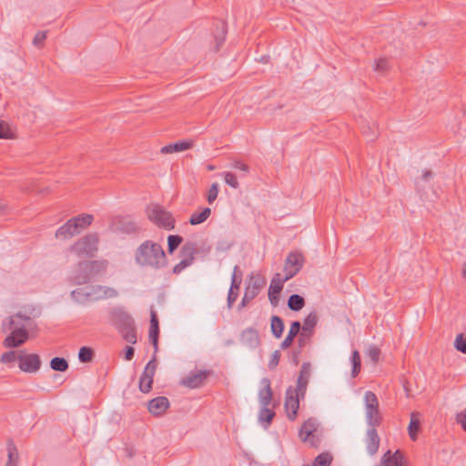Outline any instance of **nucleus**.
I'll use <instances>...</instances> for the list:
<instances>
[{"label": "nucleus", "instance_id": "obj_26", "mask_svg": "<svg viewBox=\"0 0 466 466\" xmlns=\"http://www.w3.org/2000/svg\"><path fill=\"white\" fill-rule=\"evenodd\" d=\"M284 329H285V325H284L283 319L279 316H277V315L271 316L270 329H271L272 335L277 339L281 338Z\"/></svg>", "mask_w": 466, "mask_h": 466}, {"label": "nucleus", "instance_id": "obj_37", "mask_svg": "<svg viewBox=\"0 0 466 466\" xmlns=\"http://www.w3.org/2000/svg\"><path fill=\"white\" fill-rule=\"evenodd\" d=\"M153 382V378H151L150 376L144 377V374H141L138 384L139 390L142 393H149L152 390Z\"/></svg>", "mask_w": 466, "mask_h": 466}, {"label": "nucleus", "instance_id": "obj_15", "mask_svg": "<svg viewBox=\"0 0 466 466\" xmlns=\"http://www.w3.org/2000/svg\"><path fill=\"white\" fill-rule=\"evenodd\" d=\"M169 406L168 399L164 396L156 397L147 403L148 411L156 417L162 416Z\"/></svg>", "mask_w": 466, "mask_h": 466}, {"label": "nucleus", "instance_id": "obj_41", "mask_svg": "<svg viewBox=\"0 0 466 466\" xmlns=\"http://www.w3.org/2000/svg\"><path fill=\"white\" fill-rule=\"evenodd\" d=\"M157 367V361L156 359V354H154L153 358L147 363L142 374H144V377L150 376L154 379V376L156 374Z\"/></svg>", "mask_w": 466, "mask_h": 466}, {"label": "nucleus", "instance_id": "obj_61", "mask_svg": "<svg viewBox=\"0 0 466 466\" xmlns=\"http://www.w3.org/2000/svg\"><path fill=\"white\" fill-rule=\"evenodd\" d=\"M125 353V360H131L134 358L135 355V349L132 346H126L124 350Z\"/></svg>", "mask_w": 466, "mask_h": 466}, {"label": "nucleus", "instance_id": "obj_10", "mask_svg": "<svg viewBox=\"0 0 466 466\" xmlns=\"http://www.w3.org/2000/svg\"><path fill=\"white\" fill-rule=\"evenodd\" d=\"M212 375L214 371L211 370L191 371L181 380L180 384L188 389H198L202 387Z\"/></svg>", "mask_w": 466, "mask_h": 466}, {"label": "nucleus", "instance_id": "obj_46", "mask_svg": "<svg viewBox=\"0 0 466 466\" xmlns=\"http://www.w3.org/2000/svg\"><path fill=\"white\" fill-rule=\"evenodd\" d=\"M391 466H407L406 458L402 451H400V450H397L395 452H392Z\"/></svg>", "mask_w": 466, "mask_h": 466}, {"label": "nucleus", "instance_id": "obj_54", "mask_svg": "<svg viewBox=\"0 0 466 466\" xmlns=\"http://www.w3.org/2000/svg\"><path fill=\"white\" fill-rule=\"evenodd\" d=\"M242 276H243V273H240L239 275L232 274L231 285H230L229 289L238 290L240 288V285L242 283Z\"/></svg>", "mask_w": 466, "mask_h": 466}, {"label": "nucleus", "instance_id": "obj_22", "mask_svg": "<svg viewBox=\"0 0 466 466\" xmlns=\"http://www.w3.org/2000/svg\"><path fill=\"white\" fill-rule=\"evenodd\" d=\"M380 446V437L376 427H369L367 430V451L370 455H374Z\"/></svg>", "mask_w": 466, "mask_h": 466}, {"label": "nucleus", "instance_id": "obj_29", "mask_svg": "<svg viewBox=\"0 0 466 466\" xmlns=\"http://www.w3.org/2000/svg\"><path fill=\"white\" fill-rule=\"evenodd\" d=\"M32 319L30 317L24 316L21 313H16L14 316L9 317L8 326L9 328L25 326V329H27Z\"/></svg>", "mask_w": 466, "mask_h": 466}, {"label": "nucleus", "instance_id": "obj_3", "mask_svg": "<svg viewBox=\"0 0 466 466\" xmlns=\"http://www.w3.org/2000/svg\"><path fill=\"white\" fill-rule=\"evenodd\" d=\"M106 260H86L79 262L72 275L70 282L74 285H83L95 279L101 275L106 268Z\"/></svg>", "mask_w": 466, "mask_h": 466}, {"label": "nucleus", "instance_id": "obj_27", "mask_svg": "<svg viewBox=\"0 0 466 466\" xmlns=\"http://www.w3.org/2000/svg\"><path fill=\"white\" fill-rule=\"evenodd\" d=\"M275 416L276 413L273 410L269 409L268 406H262L258 413V420L263 424L265 429H268Z\"/></svg>", "mask_w": 466, "mask_h": 466}, {"label": "nucleus", "instance_id": "obj_6", "mask_svg": "<svg viewBox=\"0 0 466 466\" xmlns=\"http://www.w3.org/2000/svg\"><path fill=\"white\" fill-rule=\"evenodd\" d=\"M366 420L369 427L380 425L382 417L379 410V400L376 394L370 390L365 393Z\"/></svg>", "mask_w": 466, "mask_h": 466}, {"label": "nucleus", "instance_id": "obj_56", "mask_svg": "<svg viewBox=\"0 0 466 466\" xmlns=\"http://www.w3.org/2000/svg\"><path fill=\"white\" fill-rule=\"evenodd\" d=\"M380 355V350L377 347H370L368 350V356L373 362H378Z\"/></svg>", "mask_w": 466, "mask_h": 466}, {"label": "nucleus", "instance_id": "obj_9", "mask_svg": "<svg viewBox=\"0 0 466 466\" xmlns=\"http://www.w3.org/2000/svg\"><path fill=\"white\" fill-rule=\"evenodd\" d=\"M5 329L11 330L10 334L4 339V346L5 348H18L22 346L29 338V333L25 326L15 328H4Z\"/></svg>", "mask_w": 466, "mask_h": 466}, {"label": "nucleus", "instance_id": "obj_21", "mask_svg": "<svg viewBox=\"0 0 466 466\" xmlns=\"http://www.w3.org/2000/svg\"><path fill=\"white\" fill-rule=\"evenodd\" d=\"M193 147V142L190 140H178L175 143H171L164 146L160 152L162 154H172L177 152H183L190 149Z\"/></svg>", "mask_w": 466, "mask_h": 466}, {"label": "nucleus", "instance_id": "obj_47", "mask_svg": "<svg viewBox=\"0 0 466 466\" xmlns=\"http://www.w3.org/2000/svg\"><path fill=\"white\" fill-rule=\"evenodd\" d=\"M223 176H224V180L227 185H228L229 187H231L233 188H238L239 187V183H238V178L234 173L224 172Z\"/></svg>", "mask_w": 466, "mask_h": 466}, {"label": "nucleus", "instance_id": "obj_40", "mask_svg": "<svg viewBox=\"0 0 466 466\" xmlns=\"http://www.w3.org/2000/svg\"><path fill=\"white\" fill-rule=\"evenodd\" d=\"M183 242V238L179 235H169L167 237V252L169 254L174 253V251L179 247V245Z\"/></svg>", "mask_w": 466, "mask_h": 466}, {"label": "nucleus", "instance_id": "obj_42", "mask_svg": "<svg viewBox=\"0 0 466 466\" xmlns=\"http://www.w3.org/2000/svg\"><path fill=\"white\" fill-rule=\"evenodd\" d=\"M255 291H249V288L246 287L244 296L238 306V310L240 311L243 308H246L248 304L256 298Z\"/></svg>", "mask_w": 466, "mask_h": 466}, {"label": "nucleus", "instance_id": "obj_18", "mask_svg": "<svg viewBox=\"0 0 466 466\" xmlns=\"http://www.w3.org/2000/svg\"><path fill=\"white\" fill-rule=\"evenodd\" d=\"M262 388L258 391V400L261 406H268L273 398V391L271 389V382L268 378H262L260 380Z\"/></svg>", "mask_w": 466, "mask_h": 466}, {"label": "nucleus", "instance_id": "obj_31", "mask_svg": "<svg viewBox=\"0 0 466 466\" xmlns=\"http://www.w3.org/2000/svg\"><path fill=\"white\" fill-rule=\"evenodd\" d=\"M305 306V299L299 294H292L288 299V307L292 311H299Z\"/></svg>", "mask_w": 466, "mask_h": 466}, {"label": "nucleus", "instance_id": "obj_58", "mask_svg": "<svg viewBox=\"0 0 466 466\" xmlns=\"http://www.w3.org/2000/svg\"><path fill=\"white\" fill-rule=\"evenodd\" d=\"M362 133L368 137L369 140L373 141L377 137V132L373 131L370 126L363 127Z\"/></svg>", "mask_w": 466, "mask_h": 466}, {"label": "nucleus", "instance_id": "obj_8", "mask_svg": "<svg viewBox=\"0 0 466 466\" xmlns=\"http://www.w3.org/2000/svg\"><path fill=\"white\" fill-rule=\"evenodd\" d=\"M305 258L302 253L299 251H291L288 254L283 270L285 272L286 279H290L295 277L303 268Z\"/></svg>", "mask_w": 466, "mask_h": 466}, {"label": "nucleus", "instance_id": "obj_64", "mask_svg": "<svg viewBox=\"0 0 466 466\" xmlns=\"http://www.w3.org/2000/svg\"><path fill=\"white\" fill-rule=\"evenodd\" d=\"M137 230V227L134 222H129L126 226L127 232H136Z\"/></svg>", "mask_w": 466, "mask_h": 466}, {"label": "nucleus", "instance_id": "obj_17", "mask_svg": "<svg viewBox=\"0 0 466 466\" xmlns=\"http://www.w3.org/2000/svg\"><path fill=\"white\" fill-rule=\"evenodd\" d=\"M78 224L77 218H70L68 219L63 226H61L56 232V237L57 238L67 239L75 235L78 234Z\"/></svg>", "mask_w": 466, "mask_h": 466}, {"label": "nucleus", "instance_id": "obj_36", "mask_svg": "<svg viewBox=\"0 0 466 466\" xmlns=\"http://www.w3.org/2000/svg\"><path fill=\"white\" fill-rule=\"evenodd\" d=\"M95 357V351L92 348L83 346L78 352L79 361L82 363L91 362Z\"/></svg>", "mask_w": 466, "mask_h": 466}, {"label": "nucleus", "instance_id": "obj_28", "mask_svg": "<svg viewBox=\"0 0 466 466\" xmlns=\"http://www.w3.org/2000/svg\"><path fill=\"white\" fill-rule=\"evenodd\" d=\"M179 253L183 259L189 260L192 264L194 256L197 253V244L191 241L186 242L181 248Z\"/></svg>", "mask_w": 466, "mask_h": 466}, {"label": "nucleus", "instance_id": "obj_50", "mask_svg": "<svg viewBox=\"0 0 466 466\" xmlns=\"http://www.w3.org/2000/svg\"><path fill=\"white\" fill-rule=\"evenodd\" d=\"M390 67L389 60L387 58H380L375 61L374 69L378 72L384 73Z\"/></svg>", "mask_w": 466, "mask_h": 466}, {"label": "nucleus", "instance_id": "obj_2", "mask_svg": "<svg viewBox=\"0 0 466 466\" xmlns=\"http://www.w3.org/2000/svg\"><path fill=\"white\" fill-rule=\"evenodd\" d=\"M110 320L117 329L122 339L134 345L137 341V327L133 317L120 308H114L110 310Z\"/></svg>", "mask_w": 466, "mask_h": 466}, {"label": "nucleus", "instance_id": "obj_51", "mask_svg": "<svg viewBox=\"0 0 466 466\" xmlns=\"http://www.w3.org/2000/svg\"><path fill=\"white\" fill-rule=\"evenodd\" d=\"M280 356H281V353H280V350H276L271 354V358L268 364L269 370H273L277 368V366L279 365V360H280Z\"/></svg>", "mask_w": 466, "mask_h": 466}, {"label": "nucleus", "instance_id": "obj_4", "mask_svg": "<svg viewBox=\"0 0 466 466\" xmlns=\"http://www.w3.org/2000/svg\"><path fill=\"white\" fill-rule=\"evenodd\" d=\"M117 291L109 287L101 285H90L84 288L76 289L71 291V298L78 304H86L101 299L115 298Z\"/></svg>", "mask_w": 466, "mask_h": 466}, {"label": "nucleus", "instance_id": "obj_25", "mask_svg": "<svg viewBox=\"0 0 466 466\" xmlns=\"http://www.w3.org/2000/svg\"><path fill=\"white\" fill-rule=\"evenodd\" d=\"M266 285V279L258 274L253 272L249 275V281L247 287L249 288V291H255L256 296L258 295L262 288Z\"/></svg>", "mask_w": 466, "mask_h": 466}, {"label": "nucleus", "instance_id": "obj_57", "mask_svg": "<svg viewBox=\"0 0 466 466\" xmlns=\"http://www.w3.org/2000/svg\"><path fill=\"white\" fill-rule=\"evenodd\" d=\"M190 265H191V263H190L189 260L182 259L179 263H177L173 268V273L174 274H179L184 268H186L187 267H188Z\"/></svg>", "mask_w": 466, "mask_h": 466}, {"label": "nucleus", "instance_id": "obj_43", "mask_svg": "<svg viewBox=\"0 0 466 466\" xmlns=\"http://www.w3.org/2000/svg\"><path fill=\"white\" fill-rule=\"evenodd\" d=\"M74 218H77V224H78V230L83 229L86 228L87 226L91 225V223L94 220V217L89 214H82L77 217H74Z\"/></svg>", "mask_w": 466, "mask_h": 466}, {"label": "nucleus", "instance_id": "obj_35", "mask_svg": "<svg viewBox=\"0 0 466 466\" xmlns=\"http://www.w3.org/2000/svg\"><path fill=\"white\" fill-rule=\"evenodd\" d=\"M50 368L55 371L65 372L68 370V361L63 357H54L50 360Z\"/></svg>", "mask_w": 466, "mask_h": 466}, {"label": "nucleus", "instance_id": "obj_7", "mask_svg": "<svg viewBox=\"0 0 466 466\" xmlns=\"http://www.w3.org/2000/svg\"><path fill=\"white\" fill-rule=\"evenodd\" d=\"M98 236L97 234H88L77 240L72 246V251L77 256L95 257L97 251Z\"/></svg>", "mask_w": 466, "mask_h": 466}, {"label": "nucleus", "instance_id": "obj_53", "mask_svg": "<svg viewBox=\"0 0 466 466\" xmlns=\"http://www.w3.org/2000/svg\"><path fill=\"white\" fill-rule=\"evenodd\" d=\"M238 297V290L229 289L227 298V306L231 309Z\"/></svg>", "mask_w": 466, "mask_h": 466}, {"label": "nucleus", "instance_id": "obj_13", "mask_svg": "<svg viewBox=\"0 0 466 466\" xmlns=\"http://www.w3.org/2000/svg\"><path fill=\"white\" fill-rule=\"evenodd\" d=\"M288 280L285 277L281 278L280 273L274 274L268 291V300L273 307L279 305L284 283Z\"/></svg>", "mask_w": 466, "mask_h": 466}, {"label": "nucleus", "instance_id": "obj_55", "mask_svg": "<svg viewBox=\"0 0 466 466\" xmlns=\"http://www.w3.org/2000/svg\"><path fill=\"white\" fill-rule=\"evenodd\" d=\"M46 39V31H39L35 34L33 44L35 46H40L44 44V41Z\"/></svg>", "mask_w": 466, "mask_h": 466}, {"label": "nucleus", "instance_id": "obj_20", "mask_svg": "<svg viewBox=\"0 0 466 466\" xmlns=\"http://www.w3.org/2000/svg\"><path fill=\"white\" fill-rule=\"evenodd\" d=\"M318 426L319 424L315 418H309L305 420L299 432L301 441L305 442L309 437H314L313 434L317 431Z\"/></svg>", "mask_w": 466, "mask_h": 466}, {"label": "nucleus", "instance_id": "obj_60", "mask_svg": "<svg viewBox=\"0 0 466 466\" xmlns=\"http://www.w3.org/2000/svg\"><path fill=\"white\" fill-rule=\"evenodd\" d=\"M150 326H159L158 316L153 306L150 308Z\"/></svg>", "mask_w": 466, "mask_h": 466}, {"label": "nucleus", "instance_id": "obj_59", "mask_svg": "<svg viewBox=\"0 0 466 466\" xmlns=\"http://www.w3.org/2000/svg\"><path fill=\"white\" fill-rule=\"evenodd\" d=\"M302 350H300L299 348L295 349L292 350L291 352V363L294 365V366H297L299 362V355L302 353Z\"/></svg>", "mask_w": 466, "mask_h": 466}, {"label": "nucleus", "instance_id": "obj_48", "mask_svg": "<svg viewBox=\"0 0 466 466\" xmlns=\"http://www.w3.org/2000/svg\"><path fill=\"white\" fill-rule=\"evenodd\" d=\"M313 335L305 333L300 331L299 339H298V347L300 350H303L308 344L310 343L311 337Z\"/></svg>", "mask_w": 466, "mask_h": 466}, {"label": "nucleus", "instance_id": "obj_63", "mask_svg": "<svg viewBox=\"0 0 466 466\" xmlns=\"http://www.w3.org/2000/svg\"><path fill=\"white\" fill-rule=\"evenodd\" d=\"M233 167L239 169L244 173H248L249 171L248 166L241 161H235L233 164Z\"/></svg>", "mask_w": 466, "mask_h": 466}, {"label": "nucleus", "instance_id": "obj_19", "mask_svg": "<svg viewBox=\"0 0 466 466\" xmlns=\"http://www.w3.org/2000/svg\"><path fill=\"white\" fill-rule=\"evenodd\" d=\"M301 331V323L299 320L291 322L289 332L283 341L280 343L281 350L290 348L294 342L295 338L299 335Z\"/></svg>", "mask_w": 466, "mask_h": 466}, {"label": "nucleus", "instance_id": "obj_39", "mask_svg": "<svg viewBox=\"0 0 466 466\" xmlns=\"http://www.w3.org/2000/svg\"><path fill=\"white\" fill-rule=\"evenodd\" d=\"M159 326L149 327V340L154 347L155 354L158 351V339H159Z\"/></svg>", "mask_w": 466, "mask_h": 466}, {"label": "nucleus", "instance_id": "obj_52", "mask_svg": "<svg viewBox=\"0 0 466 466\" xmlns=\"http://www.w3.org/2000/svg\"><path fill=\"white\" fill-rule=\"evenodd\" d=\"M16 359L17 358H16L15 351L9 350V351H6L2 354V356L0 358V362H2L4 364L12 363V362L15 361Z\"/></svg>", "mask_w": 466, "mask_h": 466}, {"label": "nucleus", "instance_id": "obj_24", "mask_svg": "<svg viewBox=\"0 0 466 466\" xmlns=\"http://www.w3.org/2000/svg\"><path fill=\"white\" fill-rule=\"evenodd\" d=\"M318 321H319V317H318L316 311L310 312L304 319L303 325H301V331L313 335L314 329L316 328Z\"/></svg>", "mask_w": 466, "mask_h": 466}, {"label": "nucleus", "instance_id": "obj_62", "mask_svg": "<svg viewBox=\"0 0 466 466\" xmlns=\"http://www.w3.org/2000/svg\"><path fill=\"white\" fill-rule=\"evenodd\" d=\"M457 421L461 424L462 430L466 431V409L458 415Z\"/></svg>", "mask_w": 466, "mask_h": 466}, {"label": "nucleus", "instance_id": "obj_12", "mask_svg": "<svg viewBox=\"0 0 466 466\" xmlns=\"http://www.w3.org/2000/svg\"><path fill=\"white\" fill-rule=\"evenodd\" d=\"M19 369L24 372L35 373L41 368V360L35 353L20 354L17 357Z\"/></svg>", "mask_w": 466, "mask_h": 466}, {"label": "nucleus", "instance_id": "obj_11", "mask_svg": "<svg viewBox=\"0 0 466 466\" xmlns=\"http://www.w3.org/2000/svg\"><path fill=\"white\" fill-rule=\"evenodd\" d=\"M301 399L299 391L295 390L292 386H289L286 390L285 398V410L287 417L290 420H295L298 416V410L299 408V400Z\"/></svg>", "mask_w": 466, "mask_h": 466}, {"label": "nucleus", "instance_id": "obj_5", "mask_svg": "<svg viewBox=\"0 0 466 466\" xmlns=\"http://www.w3.org/2000/svg\"><path fill=\"white\" fill-rule=\"evenodd\" d=\"M147 218L156 226L166 230H172L175 228L176 220L171 212L166 210L158 204H152L146 209Z\"/></svg>", "mask_w": 466, "mask_h": 466}, {"label": "nucleus", "instance_id": "obj_1", "mask_svg": "<svg viewBox=\"0 0 466 466\" xmlns=\"http://www.w3.org/2000/svg\"><path fill=\"white\" fill-rule=\"evenodd\" d=\"M135 261L140 267L160 269L167 265L162 246L152 240L142 242L135 251Z\"/></svg>", "mask_w": 466, "mask_h": 466}, {"label": "nucleus", "instance_id": "obj_32", "mask_svg": "<svg viewBox=\"0 0 466 466\" xmlns=\"http://www.w3.org/2000/svg\"><path fill=\"white\" fill-rule=\"evenodd\" d=\"M351 377L356 378L361 370V359L358 350H353L350 356Z\"/></svg>", "mask_w": 466, "mask_h": 466}, {"label": "nucleus", "instance_id": "obj_34", "mask_svg": "<svg viewBox=\"0 0 466 466\" xmlns=\"http://www.w3.org/2000/svg\"><path fill=\"white\" fill-rule=\"evenodd\" d=\"M7 451H8V461L5 466H17V459H18V451L14 443V441L10 439L7 441Z\"/></svg>", "mask_w": 466, "mask_h": 466}, {"label": "nucleus", "instance_id": "obj_45", "mask_svg": "<svg viewBox=\"0 0 466 466\" xmlns=\"http://www.w3.org/2000/svg\"><path fill=\"white\" fill-rule=\"evenodd\" d=\"M454 348L463 353L466 354V337L462 333L458 334L454 340Z\"/></svg>", "mask_w": 466, "mask_h": 466}, {"label": "nucleus", "instance_id": "obj_44", "mask_svg": "<svg viewBox=\"0 0 466 466\" xmlns=\"http://www.w3.org/2000/svg\"><path fill=\"white\" fill-rule=\"evenodd\" d=\"M13 131L10 128L9 125L0 120V139H9L13 137Z\"/></svg>", "mask_w": 466, "mask_h": 466}, {"label": "nucleus", "instance_id": "obj_14", "mask_svg": "<svg viewBox=\"0 0 466 466\" xmlns=\"http://www.w3.org/2000/svg\"><path fill=\"white\" fill-rule=\"evenodd\" d=\"M310 374L311 364L309 362H303L297 380V387L296 389H294L295 390L299 391V393L301 396V399L305 398Z\"/></svg>", "mask_w": 466, "mask_h": 466}, {"label": "nucleus", "instance_id": "obj_38", "mask_svg": "<svg viewBox=\"0 0 466 466\" xmlns=\"http://www.w3.org/2000/svg\"><path fill=\"white\" fill-rule=\"evenodd\" d=\"M332 461L333 457L329 452H322L315 458L313 466H330Z\"/></svg>", "mask_w": 466, "mask_h": 466}, {"label": "nucleus", "instance_id": "obj_16", "mask_svg": "<svg viewBox=\"0 0 466 466\" xmlns=\"http://www.w3.org/2000/svg\"><path fill=\"white\" fill-rule=\"evenodd\" d=\"M240 342L249 349H256L260 344L258 331L250 327L245 329L240 334Z\"/></svg>", "mask_w": 466, "mask_h": 466}, {"label": "nucleus", "instance_id": "obj_30", "mask_svg": "<svg viewBox=\"0 0 466 466\" xmlns=\"http://www.w3.org/2000/svg\"><path fill=\"white\" fill-rule=\"evenodd\" d=\"M211 209L209 208H204L200 212H195L189 218V223L192 226L199 225L205 222L210 216Z\"/></svg>", "mask_w": 466, "mask_h": 466}, {"label": "nucleus", "instance_id": "obj_33", "mask_svg": "<svg viewBox=\"0 0 466 466\" xmlns=\"http://www.w3.org/2000/svg\"><path fill=\"white\" fill-rule=\"evenodd\" d=\"M420 419L417 418L416 413H412L410 416V424L408 426L409 435L412 441L417 440L418 432L420 431Z\"/></svg>", "mask_w": 466, "mask_h": 466}, {"label": "nucleus", "instance_id": "obj_23", "mask_svg": "<svg viewBox=\"0 0 466 466\" xmlns=\"http://www.w3.org/2000/svg\"><path fill=\"white\" fill-rule=\"evenodd\" d=\"M227 32L226 24L221 20L217 21L215 24V29L213 31V35L216 42V51H218L220 46L223 45L226 39Z\"/></svg>", "mask_w": 466, "mask_h": 466}, {"label": "nucleus", "instance_id": "obj_49", "mask_svg": "<svg viewBox=\"0 0 466 466\" xmlns=\"http://www.w3.org/2000/svg\"><path fill=\"white\" fill-rule=\"evenodd\" d=\"M218 190L219 189L218 183H213L210 186L207 195V200L209 204H212L216 200V198H218Z\"/></svg>", "mask_w": 466, "mask_h": 466}]
</instances>
